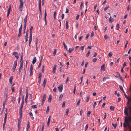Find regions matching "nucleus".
I'll list each match as a JSON object with an SVG mask.
<instances>
[{"label":"nucleus","mask_w":131,"mask_h":131,"mask_svg":"<svg viewBox=\"0 0 131 131\" xmlns=\"http://www.w3.org/2000/svg\"><path fill=\"white\" fill-rule=\"evenodd\" d=\"M125 122L123 126L125 128L124 131H131V117H128L125 116Z\"/></svg>","instance_id":"f257e3e1"},{"label":"nucleus","mask_w":131,"mask_h":131,"mask_svg":"<svg viewBox=\"0 0 131 131\" xmlns=\"http://www.w3.org/2000/svg\"><path fill=\"white\" fill-rule=\"evenodd\" d=\"M129 90L131 94L130 98H129L128 99H127L128 101L127 102V104L128 106L129 112L131 115V85L130 86Z\"/></svg>","instance_id":"f03ea898"},{"label":"nucleus","mask_w":131,"mask_h":131,"mask_svg":"<svg viewBox=\"0 0 131 131\" xmlns=\"http://www.w3.org/2000/svg\"><path fill=\"white\" fill-rule=\"evenodd\" d=\"M20 4L19 7V10L20 11L22 10V7L23 6V4L26 2V0H19Z\"/></svg>","instance_id":"7ed1b4c3"},{"label":"nucleus","mask_w":131,"mask_h":131,"mask_svg":"<svg viewBox=\"0 0 131 131\" xmlns=\"http://www.w3.org/2000/svg\"><path fill=\"white\" fill-rule=\"evenodd\" d=\"M63 89V85L62 84H61L58 87V89L59 91L61 92Z\"/></svg>","instance_id":"20e7f679"},{"label":"nucleus","mask_w":131,"mask_h":131,"mask_svg":"<svg viewBox=\"0 0 131 131\" xmlns=\"http://www.w3.org/2000/svg\"><path fill=\"white\" fill-rule=\"evenodd\" d=\"M46 95L45 94H44L43 95V99H42V102L41 103V105H42L43 104V103H44V102L46 99Z\"/></svg>","instance_id":"39448f33"},{"label":"nucleus","mask_w":131,"mask_h":131,"mask_svg":"<svg viewBox=\"0 0 131 131\" xmlns=\"http://www.w3.org/2000/svg\"><path fill=\"white\" fill-rule=\"evenodd\" d=\"M41 74L40 72L39 73V75L38 77V79H39L38 81V83L39 84H40L41 80Z\"/></svg>","instance_id":"423d86ee"},{"label":"nucleus","mask_w":131,"mask_h":131,"mask_svg":"<svg viewBox=\"0 0 131 131\" xmlns=\"http://www.w3.org/2000/svg\"><path fill=\"white\" fill-rule=\"evenodd\" d=\"M13 54L18 59L19 58V56L18 55V53L17 52H14L13 53Z\"/></svg>","instance_id":"0eeeda50"},{"label":"nucleus","mask_w":131,"mask_h":131,"mask_svg":"<svg viewBox=\"0 0 131 131\" xmlns=\"http://www.w3.org/2000/svg\"><path fill=\"white\" fill-rule=\"evenodd\" d=\"M124 113L125 114L126 116H128V108L127 107H125V108Z\"/></svg>","instance_id":"6e6552de"},{"label":"nucleus","mask_w":131,"mask_h":131,"mask_svg":"<svg viewBox=\"0 0 131 131\" xmlns=\"http://www.w3.org/2000/svg\"><path fill=\"white\" fill-rule=\"evenodd\" d=\"M46 16H47V13H46V10H45V15H44V20H45V21L46 25H47V23H46Z\"/></svg>","instance_id":"1a4fd4ad"},{"label":"nucleus","mask_w":131,"mask_h":131,"mask_svg":"<svg viewBox=\"0 0 131 131\" xmlns=\"http://www.w3.org/2000/svg\"><path fill=\"white\" fill-rule=\"evenodd\" d=\"M22 30V29H20V28H19V33H18V36L19 37H20V36H21V30Z\"/></svg>","instance_id":"9d476101"},{"label":"nucleus","mask_w":131,"mask_h":131,"mask_svg":"<svg viewBox=\"0 0 131 131\" xmlns=\"http://www.w3.org/2000/svg\"><path fill=\"white\" fill-rule=\"evenodd\" d=\"M33 26H31V27H30V35H32V29H33Z\"/></svg>","instance_id":"9b49d317"},{"label":"nucleus","mask_w":131,"mask_h":131,"mask_svg":"<svg viewBox=\"0 0 131 131\" xmlns=\"http://www.w3.org/2000/svg\"><path fill=\"white\" fill-rule=\"evenodd\" d=\"M17 66V60H16L14 62V63L13 65V67L16 68Z\"/></svg>","instance_id":"f8f14e48"},{"label":"nucleus","mask_w":131,"mask_h":131,"mask_svg":"<svg viewBox=\"0 0 131 131\" xmlns=\"http://www.w3.org/2000/svg\"><path fill=\"white\" fill-rule=\"evenodd\" d=\"M46 81H47L46 79V78L44 80V81H43V84H42V86H43V87L44 88L45 86V84H46Z\"/></svg>","instance_id":"ddd939ff"},{"label":"nucleus","mask_w":131,"mask_h":131,"mask_svg":"<svg viewBox=\"0 0 131 131\" xmlns=\"http://www.w3.org/2000/svg\"><path fill=\"white\" fill-rule=\"evenodd\" d=\"M57 66V65L55 64L54 65V66L53 68L52 72L53 73H55L56 70V68Z\"/></svg>","instance_id":"4468645a"},{"label":"nucleus","mask_w":131,"mask_h":131,"mask_svg":"<svg viewBox=\"0 0 131 131\" xmlns=\"http://www.w3.org/2000/svg\"><path fill=\"white\" fill-rule=\"evenodd\" d=\"M36 61V57H34V59H33V61H32V63L33 64H34Z\"/></svg>","instance_id":"2eb2a0df"},{"label":"nucleus","mask_w":131,"mask_h":131,"mask_svg":"<svg viewBox=\"0 0 131 131\" xmlns=\"http://www.w3.org/2000/svg\"><path fill=\"white\" fill-rule=\"evenodd\" d=\"M114 21V19L113 18L112 19V17L110 16V17L109 20V22H111V23H112L113 21Z\"/></svg>","instance_id":"dca6fc26"},{"label":"nucleus","mask_w":131,"mask_h":131,"mask_svg":"<svg viewBox=\"0 0 131 131\" xmlns=\"http://www.w3.org/2000/svg\"><path fill=\"white\" fill-rule=\"evenodd\" d=\"M13 79V77L12 76H11L9 79V81L10 84H12V80Z\"/></svg>","instance_id":"f3484780"},{"label":"nucleus","mask_w":131,"mask_h":131,"mask_svg":"<svg viewBox=\"0 0 131 131\" xmlns=\"http://www.w3.org/2000/svg\"><path fill=\"white\" fill-rule=\"evenodd\" d=\"M115 77H117V78H118L119 77L120 75V74L118 73L117 72L116 73V74L114 75Z\"/></svg>","instance_id":"a211bd4d"},{"label":"nucleus","mask_w":131,"mask_h":131,"mask_svg":"<svg viewBox=\"0 0 131 131\" xmlns=\"http://www.w3.org/2000/svg\"><path fill=\"white\" fill-rule=\"evenodd\" d=\"M101 70H103V71L105 70L104 64L101 66Z\"/></svg>","instance_id":"6ab92c4d"},{"label":"nucleus","mask_w":131,"mask_h":131,"mask_svg":"<svg viewBox=\"0 0 131 131\" xmlns=\"http://www.w3.org/2000/svg\"><path fill=\"white\" fill-rule=\"evenodd\" d=\"M52 99V97L51 95H50L49 96V97L48 99V102H50L51 101V100Z\"/></svg>","instance_id":"aec40b11"},{"label":"nucleus","mask_w":131,"mask_h":131,"mask_svg":"<svg viewBox=\"0 0 131 131\" xmlns=\"http://www.w3.org/2000/svg\"><path fill=\"white\" fill-rule=\"evenodd\" d=\"M32 35H30L29 36V43H31V41H32Z\"/></svg>","instance_id":"412c9836"},{"label":"nucleus","mask_w":131,"mask_h":131,"mask_svg":"<svg viewBox=\"0 0 131 131\" xmlns=\"http://www.w3.org/2000/svg\"><path fill=\"white\" fill-rule=\"evenodd\" d=\"M30 126L29 125V121L28 122V124L26 128L27 131H28V129L29 128Z\"/></svg>","instance_id":"4be33fe9"},{"label":"nucleus","mask_w":131,"mask_h":131,"mask_svg":"<svg viewBox=\"0 0 131 131\" xmlns=\"http://www.w3.org/2000/svg\"><path fill=\"white\" fill-rule=\"evenodd\" d=\"M4 96L5 97V98L7 99V97L8 96V92H5L4 94Z\"/></svg>","instance_id":"5701e85b"},{"label":"nucleus","mask_w":131,"mask_h":131,"mask_svg":"<svg viewBox=\"0 0 131 131\" xmlns=\"http://www.w3.org/2000/svg\"><path fill=\"white\" fill-rule=\"evenodd\" d=\"M68 20L67 21H66V29H67L68 28Z\"/></svg>","instance_id":"b1692460"},{"label":"nucleus","mask_w":131,"mask_h":131,"mask_svg":"<svg viewBox=\"0 0 131 131\" xmlns=\"http://www.w3.org/2000/svg\"><path fill=\"white\" fill-rule=\"evenodd\" d=\"M73 50L74 48H69V53H71L72 51Z\"/></svg>","instance_id":"393cba45"},{"label":"nucleus","mask_w":131,"mask_h":131,"mask_svg":"<svg viewBox=\"0 0 131 131\" xmlns=\"http://www.w3.org/2000/svg\"><path fill=\"white\" fill-rule=\"evenodd\" d=\"M23 106H21V107L19 109V112H20L21 113V112H22V108H23Z\"/></svg>","instance_id":"a878e982"},{"label":"nucleus","mask_w":131,"mask_h":131,"mask_svg":"<svg viewBox=\"0 0 131 131\" xmlns=\"http://www.w3.org/2000/svg\"><path fill=\"white\" fill-rule=\"evenodd\" d=\"M28 30H27L26 33V36H25V39H28Z\"/></svg>","instance_id":"bb28decb"},{"label":"nucleus","mask_w":131,"mask_h":131,"mask_svg":"<svg viewBox=\"0 0 131 131\" xmlns=\"http://www.w3.org/2000/svg\"><path fill=\"white\" fill-rule=\"evenodd\" d=\"M49 106H47V110L46 111V113H48L49 112Z\"/></svg>","instance_id":"cd10ccee"},{"label":"nucleus","mask_w":131,"mask_h":131,"mask_svg":"<svg viewBox=\"0 0 131 131\" xmlns=\"http://www.w3.org/2000/svg\"><path fill=\"white\" fill-rule=\"evenodd\" d=\"M7 113H5V117L4 119V122H6V119L7 118Z\"/></svg>","instance_id":"c85d7f7f"},{"label":"nucleus","mask_w":131,"mask_h":131,"mask_svg":"<svg viewBox=\"0 0 131 131\" xmlns=\"http://www.w3.org/2000/svg\"><path fill=\"white\" fill-rule=\"evenodd\" d=\"M90 95H89L87 97V99L86 101V102H87L89 101V99H90Z\"/></svg>","instance_id":"c756f323"},{"label":"nucleus","mask_w":131,"mask_h":131,"mask_svg":"<svg viewBox=\"0 0 131 131\" xmlns=\"http://www.w3.org/2000/svg\"><path fill=\"white\" fill-rule=\"evenodd\" d=\"M63 44L64 45V48L66 49L67 50L68 49L67 47L65 45L64 42H63Z\"/></svg>","instance_id":"7c9ffc66"},{"label":"nucleus","mask_w":131,"mask_h":131,"mask_svg":"<svg viewBox=\"0 0 131 131\" xmlns=\"http://www.w3.org/2000/svg\"><path fill=\"white\" fill-rule=\"evenodd\" d=\"M115 107L112 106H111L110 107V108L111 110L112 111H113L114 110V108Z\"/></svg>","instance_id":"2f4dec72"},{"label":"nucleus","mask_w":131,"mask_h":131,"mask_svg":"<svg viewBox=\"0 0 131 131\" xmlns=\"http://www.w3.org/2000/svg\"><path fill=\"white\" fill-rule=\"evenodd\" d=\"M42 59H41V60L40 61L39 63V64L38 66V68H39L41 66V62H42Z\"/></svg>","instance_id":"473e14b6"},{"label":"nucleus","mask_w":131,"mask_h":131,"mask_svg":"<svg viewBox=\"0 0 131 131\" xmlns=\"http://www.w3.org/2000/svg\"><path fill=\"white\" fill-rule=\"evenodd\" d=\"M44 124L43 123L42 125L41 131H43L44 129Z\"/></svg>","instance_id":"72a5a7b5"},{"label":"nucleus","mask_w":131,"mask_h":131,"mask_svg":"<svg viewBox=\"0 0 131 131\" xmlns=\"http://www.w3.org/2000/svg\"><path fill=\"white\" fill-rule=\"evenodd\" d=\"M112 52H110L108 54V56L109 57H111L112 56Z\"/></svg>","instance_id":"f704fd0d"},{"label":"nucleus","mask_w":131,"mask_h":131,"mask_svg":"<svg viewBox=\"0 0 131 131\" xmlns=\"http://www.w3.org/2000/svg\"><path fill=\"white\" fill-rule=\"evenodd\" d=\"M76 85L75 84L74 86V90H73V93H74V94L75 93V91L76 90Z\"/></svg>","instance_id":"c9c22d12"},{"label":"nucleus","mask_w":131,"mask_h":131,"mask_svg":"<svg viewBox=\"0 0 131 131\" xmlns=\"http://www.w3.org/2000/svg\"><path fill=\"white\" fill-rule=\"evenodd\" d=\"M119 87L120 90L123 91V92H124V91L122 86L120 85L119 86Z\"/></svg>","instance_id":"e433bc0d"},{"label":"nucleus","mask_w":131,"mask_h":131,"mask_svg":"<svg viewBox=\"0 0 131 131\" xmlns=\"http://www.w3.org/2000/svg\"><path fill=\"white\" fill-rule=\"evenodd\" d=\"M119 24H117L116 26V29L117 30H118L119 28Z\"/></svg>","instance_id":"4c0bfd02"},{"label":"nucleus","mask_w":131,"mask_h":131,"mask_svg":"<svg viewBox=\"0 0 131 131\" xmlns=\"http://www.w3.org/2000/svg\"><path fill=\"white\" fill-rule=\"evenodd\" d=\"M123 92V93H124V95L125 96V98H126L127 99H128L129 98L127 96L126 94H125V92H124H124Z\"/></svg>","instance_id":"58836bf2"},{"label":"nucleus","mask_w":131,"mask_h":131,"mask_svg":"<svg viewBox=\"0 0 131 131\" xmlns=\"http://www.w3.org/2000/svg\"><path fill=\"white\" fill-rule=\"evenodd\" d=\"M57 50L56 49H54V50L53 52V54L54 56H55Z\"/></svg>","instance_id":"ea45409f"},{"label":"nucleus","mask_w":131,"mask_h":131,"mask_svg":"<svg viewBox=\"0 0 131 131\" xmlns=\"http://www.w3.org/2000/svg\"><path fill=\"white\" fill-rule=\"evenodd\" d=\"M31 107L33 108H36L37 107V105H32L31 106Z\"/></svg>","instance_id":"a19ab883"},{"label":"nucleus","mask_w":131,"mask_h":131,"mask_svg":"<svg viewBox=\"0 0 131 131\" xmlns=\"http://www.w3.org/2000/svg\"><path fill=\"white\" fill-rule=\"evenodd\" d=\"M41 5H39V10L40 12V14L41 15Z\"/></svg>","instance_id":"79ce46f5"},{"label":"nucleus","mask_w":131,"mask_h":131,"mask_svg":"<svg viewBox=\"0 0 131 131\" xmlns=\"http://www.w3.org/2000/svg\"><path fill=\"white\" fill-rule=\"evenodd\" d=\"M38 41V40L37 38L36 39V46L37 47V43Z\"/></svg>","instance_id":"37998d69"},{"label":"nucleus","mask_w":131,"mask_h":131,"mask_svg":"<svg viewBox=\"0 0 131 131\" xmlns=\"http://www.w3.org/2000/svg\"><path fill=\"white\" fill-rule=\"evenodd\" d=\"M91 112L90 111H89L87 113V116L88 117H89L90 114H91Z\"/></svg>","instance_id":"c03bdc74"},{"label":"nucleus","mask_w":131,"mask_h":131,"mask_svg":"<svg viewBox=\"0 0 131 131\" xmlns=\"http://www.w3.org/2000/svg\"><path fill=\"white\" fill-rule=\"evenodd\" d=\"M112 124L114 128H115L117 126V123L115 124H114L113 123H112Z\"/></svg>","instance_id":"a18cd8bd"},{"label":"nucleus","mask_w":131,"mask_h":131,"mask_svg":"<svg viewBox=\"0 0 131 131\" xmlns=\"http://www.w3.org/2000/svg\"><path fill=\"white\" fill-rule=\"evenodd\" d=\"M44 70V65H43L42 67L41 70V71L42 72H43Z\"/></svg>","instance_id":"49530a36"},{"label":"nucleus","mask_w":131,"mask_h":131,"mask_svg":"<svg viewBox=\"0 0 131 131\" xmlns=\"http://www.w3.org/2000/svg\"><path fill=\"white\" fill-rule=\"evenodd\" d=\"M85 46H82L80 48V50H82V52H83V51L84 50V47Z\"/></svg>","instance_id":"de8ad7c7"},{"label":"nucleus","mask_w":131,"mask_h":131,"mask_svg":"<svg viewBox=\"0 0 131 131\" xmlns=\"http://www.w3.org/2000/svg\"><path fill=\"white\" fill-rule=\"evenodd\" d=\"M63 97V95L62 94H61L60 95V97L59 99V100H61L62 99L61 98Z\"/></svg>","instance_id":"09e8293b"},{"label":"nucleus","mask_w":131,"mask_h":131,"mask_svg":"<svg viewBox=\"0 0 131 131\" xmlns=\"http://www.w3.org/2000/svg\"><path fill=\"white\" fill-rule=\"evenodd\" d=\"M33 69V67L32 64L30 65V71H32Z\"/></svg>","instance_id":"8fccbe9b"},{"label":"nucleus","mask_w":131,"mask_h":131,"mask_svg":"<svg viewBox=\"0 0 131 131\" xmlns=\"http://www.w3.org/2000/svg\"><path fill=\"white\" fill-rule=\"evenodd\" d=\"M29 75L30 76H31L32 75V71H30Z\"/></svg>","instance_id":"3c124183"},{"label":"nucleus","mask_w":131,"mask_h":131,"mask_svg":"<svg viewBox=\"0 0 131 131\" xmlns=\"http://www.w3.org/2000/svg\"><path fill=\"white\" fill-rule=\"evenodd\" d=\"M69 108H67V109L66 111V115H67V114H68V113H69Z\"/></svg>","instance_id":"603ef678"},{"label":"nucleus","mask_w":131,"mask_h":131,"mask_svg":"<svg viewBox=\"0 0 131 131\" xmlns=\"http://www.w3.org/2000/svg\"><path fill=\"white\" fill-rule=\"evenodd\" d=\"M23 68V64H20V67L19 69L21 70Z\"/></svg>","instance_id":"864d4df0"},{"label":"nucleus","mask_w":131,"mask_h":131,"mask_svg":"<svg viewBox=\"0 0 131 131\" xmlns=\"http://www.w3.org/2000/svg\"><path fill=\"white\" fill-rule=\"evenodd\" d=\"M97 60V59L96 58H94V59L92 60V61L93 62H95Z\"/></svg>","instance_id":"5fc2aeb1"},{"label":"nucleus","mask_w":131,"mask_h":131,"mask_svg":"<svg viewBox=\"0 0 131 131\" xmlns=\"http://www.w3.org/2000/svg\"><path fill=\"white\" fill-rule=\"evenodd\" d=\"M90 51H89L88 52V53L86 54V56L87 57H88L89 54H90Z\"/></svg>","instance_id":"6e6d98bb"},{"label":"nucleus","mask_w":131,"mask_h":131,"mask_svg":"<svg viewBox=\"0 0 131 131\" xmlns=\"http://www.w3.org/2000/svg\"><path fill=\"white\" fill-rule=\"evenodd\" d=\"M56 11H55L54 12V13H53V17H54V19H55V18H56Z\"/></svg>","instance_id":"4d7b16f0"},{"label":"nucleus","mask_w":131,"mask_h":131,"mask_svg":"<svg viewBox=\"0 0 131 131\" xmlns=\"http://www.w3.org/2000/svg\"><path fill=\"white\" fill-rule=\"evenodd\" d=\"M88 124H87L85 127V131H86L87 129H88Z\"/></svg>","instance_id":"13d9d810"},{"label":"nucleus","mask_w":131,"mask_h":131,"mask_svg":"<svg viewBox=\"0 0 131 131\" xmlns=\"http://www.w3.org/2000/svg\"><path fill=\"white\" fill-rule=\"evenodd\" d=\"M7 99L5 98V99L4 101V102L3 103V104H5L6 103V102L7 100Z\"/></svg>","instance_id":"bf43d9fd"},{"label":"nucleus","mask_w":131,"mask_h":131,"mask_svg":"<svg viewBox=\"0 0 131 131\" xmlns=\"http://www.w3.org/2000/svg\"><path fill=\"white\" fill-rule=\"evenodd\" d=\"M80 100H79L78 101V102L77 103V106H79V104H80Z\"/></svg>","instance_id":"052dcab7"},{"label":"nucleus","mask_w":131,"mask_h":131,"mask_svg":"<svg viewBox=\"0 0 131 131\" xmlns=\"http://www.w3.org/2000/svg\"><path fill=\"white\" fill-rule=\"evenodd\" d=\"M90 36V34H88L86 36V39H87L88 37H89Z\"/></svg>","instance_id":"680f3d73"},{"label":"nucleus","mask_w":131,"mask_h":131,"mask_svg":"<svg viewBox=\"0 0 131 131\" xmlns=\"http://www.w3.org/2000/svg\"><path fill=\"white\" fill-rule=\"evenodd\" d=\"M69 77H67V79L66 80V84H67V83L69 81Z\"/></svg>","instance_id":"e2e57ef3"},{"label":"nucleus","mask_w":131,"mask_h":131,"mask_svg":"<svg viewBox=\"0 0 131 131\" xmlns=\"http://www.w3.org/2000/svg\"><path fill=\"white\" fill-rule=\"evenodd\" d=\"M26 24L24 23V31H25V29H26Z\"/></svg>","instance_id":"0e129e2a"},{"label":"nucleus","mask_w":131,"mask_h":131,"mask_svg":"<svg viewBox=\"0 0 131 131\" xmlns=\"http://www.w3.org/2000/svg\"><path fill=\"white\" fill-rule=\"evenodd\" d=\"M65 102H63V103H62V107H64L65 105Z\"/></svg>","instance_id":"69168bd1"},{"label":"nucleus","mask_w":131,"mask_h":131,"mask_svg":"<svg viewBox=\"0 0 131 131\" xmlns=\"http://www.w3.org/2000/svg\"><path fill=\"white\" fill-rule=\"evenodd\" d=\"M109 6H107L104 9V10H106L108 8H109Z\"/></svg>","instance_id":"338daca9"},{"label":"nucleus","mask_w":131,"mask_h":131,"mask_svg":"<svg viewBox=\"0 0 131 131\" xmlns=\"http://www.w3.org/2000/svg\"><path fill=\"white\" fill-rule=\"evenodd\" d=\"M97 55V54L96 53V52H95L94 53V55L93 56V57H95Z\"/></svg>","instance_id":"774afa93"}]
</instances>
